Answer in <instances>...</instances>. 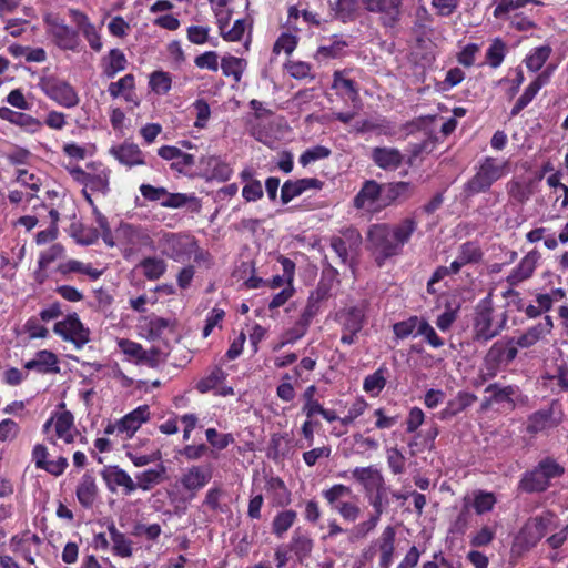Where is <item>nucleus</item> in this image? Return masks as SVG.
<instances>
[{"label":"nucleus","instance_id":"obj_1","mask_svg":"<svg viewBox=\"0 0 568 568\" xmlns=\"http://www.w3.org/2000/svg\"><path fill=\"white\" fill-rule=\"evenodd\" d=\"M416 229L417 221L414 217H406L395 225H372L367 232V245L377 264L381 266L387 258L400 254Z\"/></svg>","mask_w":568,"mask_h":568},{"label":"nucleus","instance_id":"obj_2","mask_svg":"<svg viewBox=\"0 0 568 568\" xmlns=\"http://www.w3.org/2000/svg\"><path fill=\"white\" fill-rule=\"evenodd\" d=\"M509 172V160L485 156L478 162L473 178L465 183V196L471 197L476 194L488 192L495 182L506 176Z\"/></svg>","mask_w":568,"mask_h":568},{"label":"nucleus","instance_id":"obj_3","mask_svg":"<svg viewBox=\"0 0 568 568\" xmlns=\"http://www.w3.org/2000/svg\"><path fill=\"white\" fill-rule=\"evenodd\" d=\"M555 528V516L551 513H545L528 519L515 538L513 552L521 556L529 551L548 531Z\"/></svg>","mask_w":568,"mask_h":568},{"label":"nucleus","instance_id":"obj_4","mask_svg":"<svg viewBox=\"0 0 568 568\" xmlns=\"http://www.w3.org/2000/svg\"><path fill=\"white\" fill-rule=\"evenodd\" d=\"M156 248L163 256L183 263L197 251V241L189 233L162 231L158 234Z\"/></svg>","mask_w":568,"mask_h":568},{"label":"nucleus","instance_id":"obj_5","mask_svg":"<svg viewBox=\"0 0 568 568\" xmlns=\"http://www.w3.org/2000/svg\"><path fill=\"white\" fill-rule=\"evenodd\" d=\"M67 171L72 180L82 185L85 190L103 195H106L110 191V171L102 168L101 164L90 162L84 169L75 164H70L67 166Z\"/></svg>","mask_w":568,"mask_h":568},{"label":"nucleus","instance_id":"obj_6","mask_svg":"<svg viewBox=\"0 0 568 568\" xmlns=\"http://www.w3.org/2000/svg\"><path fill=\"white\" fill-rule=\"evenodd\" d=\"M38 85L49 99L63 108L72 109L80 103L77 90L61 78L55 75L42 77Z\"/></svg>","mask_w":568,"mask_h":568},{"label":"nucleus","instance_id":"obj_7","mask_svg":"<svg viewBox=\"0 0 568 568\" xmlns=\"http://www.w3.org/2000/svg\"><path fill=\"white\" fill-rule=\"evenodd\" d=\"M322 495L331 508L337 511L344 520L354 523L359 518L361 507L355 503L344 500V498L352 495L351 487L335 484L331 488L323 490Z\"/></svg>","mask_w":568,"mask_h":568},{"label":"nucleus","instance_id":"obj_8","mask_svg":"<svg viewBox=\"0 0 568 568\" xmlns=\"http://www.w3.org/2000/svg\"><path fill=\"white\" fill-rule=\"evenodd\" d=\"M116 239L125 246L124 256L141 250L142 247H151L153 240L146 227L131 223H121L115 231Z\"/></svg>","mask_w":568,"mask_h":568},{"label":"nucleus","instance_id":"obj_9","mask_svg":"<svg viewBox=\"0 0 568 568\" xmlns=\"http://www.w3.org/2000/svg\"><path fill=\"white\" fill-rule=\"evenodd\" d=\"M336 317L343 328L341 342L347 345L354 344L365 323V307L363 305L345 307L336 314Z\"/></svg>","mask_w":568,"mask_h":568},{"label":"nucleus","instance_id":"obj_10","mask_svg":"<svg viewBox=\"0 0 568 568\" xmlns=\"http://www.w3.org/2000/svg\"><path fill=\"white\" fill-rule=\"evenodd\" d=\"M53 332L65 342H71L78 349L90 341V329L85 327L79 316L73 313L53 326Z\"/></svg>","mask_w":568,"mask_h":568},{"label":"nucleus","instance_id":"obj_11","mask_svg":"<svg viewBox=\"0 0 568 568\" xmlns=\"http://www.w3.org/2000/svg\"><path fill=\"white\" fill-rule=\"evenodd\" d=\"M493 312V302L489 296L478 303L474 325L477 339L489 341L501 329V324L494 322Z\"/></svg>","mask_w":568,"mask_h":568},{"label":"nucleus","instance_id":"obj_12","mask_svg":"<svg viewBox=\"0 0 568 568\" xmlns=\"http://www.w3.org/2000/svg\"><path fill=\"white\" fill-rule=\"evenodd\" d=\"M365 10L379 16L381 24L395 28L400 21L404 0H361Z\"/></svg>","mask_w":568,"mask_h":568},{"label":"nucleus","instance_id":"obj_13","mask_svg":"<svg viewBox=\"0 0 568 568\" xmlns=\"http://www.w3.org/2000/svg\"><path fill=\"white\" fill-rule=\"evenodd\" d=\"M48 33L53 42L62 50L79 52L81 50V41L78 32L64 24L58 18L45 19Z\"/></svg>","mask_w":568,"mask_h":568},{"label":"nucleus","instance_id":"obj_14","mask_svg":"<svg viewBox=\"0 0 568 568\" xmlns=\"http://www.w3.org/2000/svg\"><path fill=\"white\" fill-rule=\"evenodd\" d=\"M51 427L53 428L54 434L50 436L49 439L54 445L58 444L59 439L64 444H71L78 434L74 427L73 416L68 410L59 413L47 420L43 426L44 432L49 433Z\"/></svg>","mask_w":568,"mask_h":568},{"label":"nucleus","instance_id":"obj_15","mask_svg":"<svg viewBox=\"0 0 568 568\" xmlns=\"http://www.w3.org/2000/svg\"><path fill=\"white\" fill-rule=\"evenodd\" d=\"M562 420L561 413L557 410L556 404L532 413L527 420V432L529 434H538L557 427Z\"/></svg>","mask_w":568,"mask_h":568},{"label":"nucleus","instance_id":"obj_16","mask_svg":"<svg viewBox=\"0 0 568 568\" xmlns=\"http://www.w3.org/2000/svg\"><path fill=\"white\" fill-rule=\"evenodd\" d=\"M381 193L382 187L376 181H366L357 195L354 197V206L358 210L375 212L379 209L377 202Z\"/></svg>","mask_w":568,"mask_h":568},{"label":"nucleus","instance_id":"obj_17","mask_svg":"<svg viewBox=\"0 0 568 568\" xmlns=\"http://www.w3.org/2000/svg\"><path fill=\"white\" fill-rule=\"evenodd\" d=\"M554 65H548L524 91L518 98L515 105L511 109V115L518 114L524 108H526L532 99L536 97L538 91L548 83L552 72Z\"/></svg>","mask_w":568,"mask_h":568},{"label":"nucleus","instance_id":"obj_18","mask_svg":"<svg viewBox=\"0 0 568 568\" xmlns=\"http://www.w3.org/2000/svg\"><path fill=\"white\" fill-rule=\"evenodd\" d=\"M109 152L121 164L128 168L145 164L144 153L135 143L123 142L112 146Z\"/></svg>","mask_w":568,"mask_h":568},{"label":"nucleus","instance_id":"obj_19","mask_svg":"<svg viewBox=\"0 0 568 568\" xmlns=\"http://www.w3.org/2000/svg\"><path fill=\"white\" fill-rule=\"evenodd\" d=\"M371 158L378 168L386 171L397 170L404 161V155L398 149L388 146L373 148Z\"/></svg>","mask_w":568,"mask_h":568},{"label":"nucleus","instance_id":"obj_20","mask_svg":"<svg viewBox=\"0 0 568 568\" xmlns=\"http://www.w3.org/2000/svg\"><path fill=\"white\" fill-rule=\"evenodd\" d=\"M212 478L210 466H192L182 476L181 484L189 491H197Z\"/></svg>","mask_w":568,"mask_h":568},{"label":"nucleus","instance_id":"obj_21","mask_svg":"<svg viewBox=\"0 0 568 568\" xmlns=\"http://www.w3.org/2000/svg\"><path fill=\"white\" fill-rule=\"evenodd\" d=\"M102 475L111 491H114L116 487H123L124 493L129 495L136 489L135 481L131 476L118 466L108 467Z\"/></svg>","mask_w":568,"mask_h":568},{"label":"nucleus","instance_id":"obj_22","mask_svg":"<svg viewBox=\"0 0 568 568\" xmlns=\"http://www.w3.org/2000/svg\"><path fill=\"white\" fill-rule=\"evenodd\" d=\"M539 258L540 254L537 251L527 253L521 258L520 263L507 276V282L511 286H515L529 278L532 275Z\"/></svg>","mask_w":568,"mask_h":568},{"label":"nucleus","instance_id":"obj_23","mask_svg":"<svg viewBox=\"0 0 568 568\" xmlns=\"http://www.w3.org/2000/svg\"><path fill=\"white\" fill-rule=\"evenodd\" d=\"M135 79L134 75L129 73L119 79L115 82H111L108 88L109 94L116 99L119 97H123V99L133 103L135 106L139 105L140 101L135 94Z\"/></svg>","mask_w":568,"mask_h":568},{"label":"nucleus","instance_id":"obj_24","mask_svg":"<svg viewBox=\"0 0 568 568\" xmlns=\"http://www.w3.org/2000/svg\"><path fill=\"white\" fill-rule=\"evenodd\" d=\"M71 14L79 30L88 41L90 48L95 52H100L102 50L103 44L101 41L100 33L95 26L90 22L87 14L78 10H72Z\"/></svg>","mask_w":568,"mask_h":568},{"label":"nucleus","instance_id":"obj_25","mask_svg":"<svg viewBox=\"0 0 568 568\" xmlns=\"http://www.w3.org/2000/svg\"><path fill=\"white\" fill-rule=\"evenodd\" d=\"M149 407L146 405L139 406L120 419L115 428L119 433H125L131 436L149 419Z\"/></svg>","mask_w":568,"mask_h":568},{"label":"nucleus","instance_id":"obj_26","mask_svg":"<svg viewBox=\"0 0 568 568\" xmlns=\"http://www.w3.org/2000/svg\"><path fill=\"white\" fill-rule=\"evenodd\" d=\"M554 327V322L550 316H545L541 322L528 328L524 334H521L517 339V345L520 347H530L535 345L538 341L548 335Z\"/></svg>","mask_w":568,"mask_h":568},{"label":"nucleus","instance_id":"obj_27","mask_svg":"<svg viewBox=\"0 0 568 568\" xmlns=\"http://www.w3.org/2000/svg\"><path fill=\"white\" fill-rule=\"evenodd\" d=\"M75 494H77L78 501L84 508L92 507V505L94 504V501L98 497V494H99V488H98L95 478L92 474L85 473L81 477V479L77 486Z\"/></svg>","mask_w":568,"mask_h":568},{"label":"nucleus","instance_id":"obj_28","mask_svg":"<svg viewBox=\"0 0 568 568\" xmlns=\"http://www.w3.org/2000/svg\"><path fill=\"white\" fill-rule=\"evenodd\" d=\"M352 477L359 483L366 491H372L384 485L383 475L373 466L356 467L352 470Z\"/></svg>","mask_w":568,"mask_h":568},{"label":"nucleus","instance_id":"obj_29","mask_svg":"<svg viewBox=\"0 0 568 568\" xmlns=\"http://www.w3.org/2000/svg\"><path fill=\"white\" fill-rule=\"evenodd\" d=\"M376 542L381 552V568H389L395 550V529L392 526L385 527Z\"/></svg>","mask_w":568,"mask_h":568},{"label":"nucleus","instance_id":"obj_30","mask_svg":"<svg viewBox=\"0 0 568 568\" xmlns=\"http://www.w3.org/2000/svg\"><path fill=\"white\" fill-rule=\"evenodd\" d=\"M159 156L168 161H174L172 168L178 171H183L185 168L194 165V156L189 153L182 152L176 146L164 145L158 150Z\"/></svg>","mask_w":568,"mask_h":568},{"label":"nucleus","instance_id":"obj_31","mask_svg":"<svg viewBox=\"0 0 568 568\" xmlns=\"http://www.w3.org/2000/svg\"><path fill=\"white\" fill-rule=\"evenodd\" d=\"M108 531L112 541V551L115 556L129 558L133 554V542L123 532L118 530L114 523L108 525Z\"/></svg>","mask_w":568,"mask_h":568},{"label":"nucleus","instance_id":"obj_32","mask_svg":"<svg viewBox=\"0 0 568 568\" xmlns=\"http://www.w3.org/2000/svg\"><path fill=\"white\" fill-rule=\"evenodd\" d=\"M27 369H36L39 373L58 372V358L50 351H40L34 358L24 364Z\"/></svg>","mask_w":568,"mask_h":568},{"label":"nucleus","instance_id":"obj_33","mask_svg":"<svg viewBox=\"0 0 568 568\" xmlns=\"http://www.w3.org/2000/svg\"><path fill=\"white\" fill-rule=\"evenodd\" d=\"M476 400V395L467 392H459L452 400L447 403L445 409L442 410L440 418L447 419L453 417L467 407L471 406Z\"/></svg>","mask_w":568,"mask_h":568},{"label":"nucleus","instance_id":"obj_34","mask_svg":"<svg viewBox=\"0 0 568 568\" xmlns=\"http://www.w3.org/2000/svg\"><path fill=\"white\" fill-rule=\"evenodd\" d=\"M332 88L337 94L355 102L358 100V89L356 83L345 77V71H335L333 74Z\"/></svg>","mask_w":568,"mask_h":568},{"label":"nucleus","instance_id":"obj_35","mask_svg":"<svg viewBox=\"0 0 568 568\" xmlns=\"http://www.w3.org/2000/svg\"><path fill=\"white\" fill-rule=\"evenodd\" d=\"M331 9L335 19L344 23L351 22L358 16V0H336Z\"/></svg>","mask_w":568,"mask_h":568},{"label":"nucleus","instance_id":"obj_36","mask_svg":"<svg viewBox=\"0 0 568 568\" xmlns=\"http://www.w3.org/2000/svg\"><path fill=\"white\" fill-rule=\"evenodd\" d=\"M549 486V480L536 467L534 470L525 474L519 483L521 490L526 493L545 491Z\"/></svg>","mask_w":568,"mask_h":568},{"label":"nucleus","instance_id":"obj_37","mask_svg":"<svg viewBox=\"0 0 568 568\" xmlns=\"http://www.w3.org/2000/svg\"><path fill=\"white\" fill-rule=\"evenodd\" d=\"M552 53V48L549 44H544L534 48L525 58L524 62L527 69L531 72L539 71Z\"/></svg>","mask_w":568,"mask_h":568},{"label":"nucleus","instance_id":"obj_38","mask_svg":"<svg viewBox=\"0 0 568 568\" xmlns=\"http://www.w3.org/2000/svg\"><path fill=\"white\" fill-rule=\"evenodd\" d=\"M126 63L128 61L124 53L119 49H112L104 59L103 74L112 79L116 73L126 68Z\"/></svg>","mask_w":568,"mask_h":568},{"label":"nucleus","instance_id":"obj_39","mask_svg":"<svg viewBox=\"0 0 568 568\" xmlns=\"http://www.w3.org/2000/svg\"><path fill=\"white\" fill-rule=\"evenodd\" d=\"M165 474V467L163 465H158L155 468L144 470L139 473L136 478V488H141L142 490H150L155 485L160 484Z\"/></svg>","mask_w":568,"mask_h":568},{"label":"nucleus","instance_id":"obj_40","mask_svg":"<svg viewBox=\"0 0 568 568\" xmlns=\"http://www.w3.org/2000/svg\"><path fill=\"white\" fill-rule=\"evenodd\" d=\"M348 42L341 37L334 36L332 43L321 45L315 54L318 60L322 59H338L345 54Z\"/></svg>","mask_w":568,"mask_h":568},{"label":"nucleus","instance_id":"obj_41","mask_svg":"<svg viewBox=\"0 0 568 568\" xmlns=\"http://www.w3.org/2000/svg\"><path fill=\"white\" fill-rule=\"evenodd\" d=\"M486 393H490L491 396L489 400L484 405V407L488 406L489 403H504L507 402L514 405L513 396L517 394L518 387L514 385L500 386L499 384H490L485 389Z\"/></svg>","mask_w":568,"mask_h":568},{"label":"nucleus","instance_id":"obj_42","mask_svg":"<svg viewBox=\"0 0 568 568\" xmlns=\"http://www.w3.org/2000/svg\"><path fill=\"white\" fill-rule=\"evenodd\" d=\"M139 267L148 280L155 281L165 273L166 263L160 257L149 256L140 262Z\"/></svg>","mask_w":568,"mask_h":568},{"label":"nucleus","instance_id":"obj_43","mask_svg":"<svg viewBox=\"0 0 568 568\" xmlns=\"http://www.w3.org/2000/svg\"><path fill=\"white\" fill-rule=\"evenodd\" d=\"M247 62L245 59L226 55L222 58L221 69L225 77H233L235 82H240L242 74L246 69Z\"/></svg>","mask_w":568,"mask_h":568},{"label":"nucleus","instance_id":"obj_44","mask_svg":"<svg viewBox=\"0 0 568 568\" xmlns=\"http://www.w3.org/2000/svg\"><path fill=\"white\" fill-rule=\"evenodd\" d=\"M171 324L168 320L151 316L141 325L144 336L149 339H156L163 335L166 329H170Z\"/></svg>","mask_w":568,"mask_h":568},{"label":"nucleus","instance_id":"obj_45","mask_svg":"<svg viewBox=\"0 0 568 568\" xmlns=\"http://www.w3.org/2000/svg\"><path fill=\"white\" fill-rule=\"evenodd\" d=\"M227 374L221 367H214L205 377L196 384V389L201 394H205L217 388L225 379Z\"/></svg>","mask_w":568,"mask_h":568},{"label":"nucleus","instance_id":"obj_46","mask_svg":"<svg viewBox=\"0 0 568 568\" xmlns=\"http://www.w3.org/2000/svg\"><path fill=\"white\" fill-rule=\"evenodd\" d=\"M59 271L62 274L68 273H80L85 274L92 280H97L101 276L102 272L92 267L91 264H87L77 260H69L59 266Z\"/></svg>","mask_w":568,"mask_h":568},{"label":"nucleus","instance_id":"obj_47","mask_svg":"<svg viewBox=\"0 0 568 568\" xmlns=\"http://www.w3.org/2000/svg\"><path fill=\"white\" fill-rule=\"evenodd\" d=\"M313 549V540L300 530H295L291 541V550L295 552L297 559L302 561Z\"/></svg>","mask_w":568,"mask_h":568},{"label":"nucleus","instance_id":"obj_48","mask_svg":"<svg viewBox=\"0 0 568 568\" xmlns=\"http://www.w3.org/2000/svg\"><path fill=\"white\" fill-rule=\"evenodd\" d=\"M297 517L296 511L288 509L278 513L272 523V531L277 537H282L295 523Z\"/></svg>","mask_w":568,"mask_h":568},{"label":"nucleus","instance_id":"obj_49","mask_svg":"<svg viewBox=\"0 0 568 568\" xmlns=\"http://www.w3.org/2000/svg\"><path fill=\"white\" fill-rule=\"evenodd\" d=\"M506 52L507 45L505 41L500 38H495L486 52L487 63L494 69L498 68L503 63Z\"/></svg>","mask_w":568,"mask_h":568},{"label":"nucleus","instance_id":"obj_50","mask_svg":"<svg viewBox=\"0 0 568 568\" xmlns=\"http://www.w3.org/2000/svg\"><path fill=\"white\" fill-rule=\"evenodd\" d=\"M496 504V498L493 493L478 490L474 493V498L470 500L473 507L478 515L490 511Z\"/></svg>","mask_w":568,"mask_h":568},{"label":"nucleus","instance_id":"obj_51","mask_svg":"<svg viewBox=\"0 0 568 568\" xmlns=\"http://www.w3.org/2000/svg\"><path fill=\"white\" fill-rule=\"evenodd\" d=\"M423 318L410 316L409 318L394 324L393 331L397 338L404 339L408 336L416 334L419 329V324Z\"/></svg>","mask_w":568,"mask_h":568},{"label":"nucleus","instance_id":"obj_52","mask_svg":"<svg viewBox=\"0 0 568 568\" xmlns=\"http://www.w3.org/2000/svg\"><path fill=\"white\" fill-rule=\"evenodd\" d=\"M379 520L381 518L371 514L367 520L362 521L352 528L349 540L357 541L366 538V536L376 528Z\"/></svg>","mask_w":568,"mask_h":568},{"label":"nucleus","instance_id":"obj_53","mask_svg":"<svg viewBox=\"0 0 568 568\" xmlns=\"http://www.w3.org/2000/svg\"><path fill=\"white\" fill-rule=\"evenodd\" d=\"M219 29L223 39L227 41H240L245 31V21L239 19L234 22L233 27L227 30L226 22H223V17H219Z\"/></svg>","mask_w":568,"mask_h":568},{"label":"nucleus","instance_id":"obj_54","mask_svg":"<svg viewBox=\"0 0 568 568\" xmlns=\"http://www.w3.org/2000/svg\"><path fill=\"white\" fill-rule=\"evenodd\" d=\"M307 329L308 325L297 320L295 324L282 335V341L274 349H280L287 344L295 343L306 334Z\"/></svg>","mask_w":568,"mask_h":568},{"label":"nucleus","instance_id":"obj_55","mask_svg":"<svg viewBox=\"0 0 568 568\" xmlns=\"http://www.w3.org/2000/svg\"><path fill=\"white\" fill-rule=\"evenodd\" d=\"M386 385V378L383 369H377L375 373L365 377L363 388L366 393L374 396L378 395Z\"/></svg>","mask_w":568,"mask_h":568},{"label":"nucleus","instance_id":"obj_56","mask_svg":"<svg viewBox=\"0 0 568 568\" xmlns=\"http://www.w3.org/2000/svg\"><path fill=\"white\" fill-rule=\"evenodd\" d=\"M149 84L155 93L165 94L171 89L172 80L169 73L155 71L151 74Z\"/></svg>","mask_w":568,"mask_h":568},{"label":"nucleus","instance_id":"obj_57","mask_svg":"<svg viewBox=\"0 0 568 568\" xmlns=\"http://www.w3.org/2000/svg\"><path fill=\"white\" fill-rule=\"evenodd\" d=\"M374 490H375V494L371 495L368 497V503L374 509L372 515L381 518L384 510L386 509V507L388 505V498H387V494H386V489H385L384 485L379 486L378 488H376Z\"/></svg>","mask_w":568,"mask_h":568},{"label":"nucleus","instance_id":"obj_58","mask_svg":"<svg viewBox=\"0 0 568 568\" xmlns=\"http://www.w3.org/2000/svg\"><path fill=\"white\" fill-rule=\"evenodd\" d=\"M296 45L297 37L288 32H283L275 41L272 51L275 55H278L281 52L291 54Z\"/></svg>","mask_w":568,"mask_h":568},{"label":"nucleus","instance_id":"obj_59","mask_svg":"<svg viewBox=\"0 0 568 568\" xmlns=\"http://www.w3.org/2000/svg\"><path fill=\"white\" fill-rule=\"evenodd\" d=\"M14 125H18L29 133H37L42 129L43 123L33 118L30 114L18 112L13 121Z\"/></svg>","mask_w":568,"mask_h":568},{"label":"nucleus","instance_id":"obj_60","mask_svg":"<svg viewBox=\"0 0 568 568\" xmlns=\"http://www.w3.org/2000/svg\"><path fill=\"white\" fill-rule=\"evenodd\" d=\"M470 518H471V514H470V498L469 497H464V499H463V508H462V510L459 511L457 518L454 521V529L457 532L464 534L468 529V527H469Z\"/></svg>","mask_w":568,"mask_h":568},{"label":"nucleus","instance_id":"obj_61","mask_svg":"<svg viewBox=\"0 0 568 568\" xmlns=\"http://www.w3.org/2000/svg\"><path fill=\"white\" fill-rule=\"evenodd\" d=\"M507 192L511 199L519 203H524L530 197L529 187L517 180L507 183Z\"/></svg>","mask_w":568,"mask_h":568},{"label":"nucleus","instance_id":"obj_62","mask_svg":"<svg viewBox=\"0 0 568 568\" xmlns=\"http://www.w3.org/2000/svg\"><path fill=\"white\" fill-rule=\"evenodd\" d=\"M205 435L211 446L220 450L225 449L234 440L231 434H220L215 428L206 429Z\"/></svg>","mask_w":568,"mask_h":568},{"label":"nucleus","instance_id":"obj_63","mask_svg":"<svg viewBox=\"0 0 568 568\" xmlns=\"http://www.w3.org/2000/svg\"><path fill=\"white\" fill-rule=\"evenodd\" d=\"M166 358V354L156 347L144 349V354L141 355L139 364L148 365L150 367H158Z\"/></svg>","mask_w":568,"mask_h":568},{"label":"nucleus","instance_id":"obj_64","mask_svg":"<svg viewBox=\"0 0 568 568\" xmlns=\"http://www.w3.org/2000/svg\"><path fill=\"white\" fill-rule=\"evenodd\" d=\"M481 250L480 247L473 242H467L462 245L459 256L462 258V263H475L481 258Z\"/></svg>","mask_w":568,"mask_h":568}]
</instances>
